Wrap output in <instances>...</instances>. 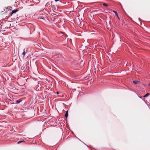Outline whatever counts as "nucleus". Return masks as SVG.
<instances>
[{
    "label": "nucleus",
    "instance_id": "obj_12",
    "mask_svg": "<svg viewBox=\"0 0 150 150\" xmlns=\"http://www.w3.org/2000/svg\"><path fill=\"white\" fill-rule=\"evenodd\" d=\"M21 141V142H24V140H22V141Z\"/></svg>",
    "mask_w": 150,
    "mask_h": 150
},
{
    "label": "nucleus",
    "instance_id": "obj_1",
    "mask_svg": "<svg viewBox=\"0 0 150 150\" xmlns=\"http://www.w3.org/2000/svg\"><path fill=\"white\" fill-rule=\"evenodd\" d=\"M18 11V10L17 9H16L15 10H13L11 12V14H13L16 12Z\"/></svg>",
    "mask_w": 150,
    "mask_h": 150
},
{
    "label": "nucleus",
    "instance_id": "obj_10",
    "mask_svg": "<svg viewBox=\"0 0 150 150\" xmlns=\"http://www.w3.org/2000/svg\"><path fill=\"white\" fill-rule=\"evenodd\" d=\"M57 94H59V92L58 91H57Z\"/></svg>",
    "mask_w": 150,
    "mask_h": 150
},
{
    "label": "nucleus",
    "instance_id": "obj_6",
    "mask_svg": "<svg viewBox=\"0 0 150 150\" xmlns=\"http://www.w3.org/2000/svg\"><path fill=\"white\" fill-rule=\"evenodd\" d=\"M21 102V100H16V104H18L20 102Z\"/></svg>",
    "mask_w": 150,
    "mask_h": 150
},
{
    "label": "nucleus",
    "instance_id": "obj_8",
    "mask_svg": "<svg viewBox=\"0 0 150 150\" xmlns=\"http://www.w3.org/2000/svg\"><path fill=\"white\" fill-rule=\"evenodd\" d=\"M103 6H108V4L105 3H103Z\"/></svg>",
    "mask_w": 150,
    "mask_h": 150
},
{
    "label": "nucleus",
    "instance_id": "obj_5",
    "mask_svg": "<svg viewBox=\"0 0 150 150\" xmlns=\"http://www.w3.org/2000/svg\"><path fill=\"white\" fill-rule=\"evenodd\" d=\"M133 82L135 84H137L138 83L139 81H133Z\"/></svg>",
    "mask_w": 150,
    "mask_h": 150
},
{
    "label": "nucleus",
    "instance_id": "obj_4",
    "mask_svg": "<svg viewBox=\"0 0 150 150\" xmlns=\"http://www.w3.org/2000/svg\"><path fill=\"white\" fill-rule=\"evenodd\" d=\"M22 54L23 55V56H25V49H23V52L22 53Z\"/></svg>",
    "mask_w": 150,
    "mask_h": 150
},
{
    "label": "nucleus",
    "instance_id": "obj_7",
    "mask_svg": "<svg viewBox=\"0 0 150 150\" xmlns=\"http://www.w3.org/2000/svg\"><path fill=\"white\" fill-rule=\"evenodd\" d=\"M149 93H147L144 96V97L145 98L147 97L148 96H149Z\"/></svg>",
    "mask_w": 150,
    "mask_h": 150
},
{
    "label": "nucleus",
    "instance_id": "obj_14",
    "mask_svg": "<svg viewBox=\"0 0 150 150\" xmlns=\"http://www.w3.org/2000/svg\"><path fill=\"white\" fill-rule=\"evenodd\" d=\"M139 98H142V97H139Z\"/></svg>",
    "mask_w": 150,
    "mask_h": 150
},
{
    "label": "nucleus",
    "instance_id": "obj_2",
    "mask_svg": "<svg viewBox=\"0 0 150 150\" xmlns=\"http://www.w3.org/2000/svg\"><path fill=\"white\" fill-rule=\"evenodd\" d=\"M68 110H67L66 111V113L64 115V116L66 118H67L68 117Z\"/></svg>",
    "mask_w": 150,
    "mask_h": 150
},
{
    "label": "nucleus",
    "instance_id": "obj_13",
    "mask_svg": "<svg viewBox=\"0 0 150 150\" xmlns=\"http://www.w3.org/2000/svg\"><path fill=\"white\" fill-rule=\"evenodd\" d=\"M48 4V3H47V4H46V5H47Z\"/></svg>",
    "mask_w": 150,
    "mask_h": 150
},
{
    "label": "nucleus",
    "instance_id": "obj_9",
    "mask_svg": "<svg viewBox=\"0 0 150 150\" xmlns=\"http://www.w3.org/2000/svg\"><path fill=\"white\" fill-rule=\"evenodd\" d=\"M21 142H21V141H19V142H17V144H20V143H21Z\"/></svg>",
    "mask_w": 150,
    "mask_h": 150
},
{
    "label": "nucleus",
    "instance_id": "obj_3",
    "mask_svg": "<svg viewBox=\"0 0 150 150\" xmlns=\"http://www.w3.org/2000/svg\"><path fill=\"white\" fill-rule=\"evenodd\" d=\"M113 12H114L115 14V15L117 17V18H119L118 16L117 13L116 11H113Z\"/></svg>",
    "mask_w": 150,
    "mask_h": 150
},
{
    "label": "nucleus",
    "instance_id": "obj_11",
    "mask_svg": "<svg viewBox=\"0 0 150 150\" xmlns=\"http://www.w3.org/2000/svg\"><path fill=\"white\" fill-rule=\"evenodd\" d=\"M59 0H54V1H55L56 2H57V1H59Z\"/></svg>",
    "mask_w": 150,
    "mask_h": 150
}]
</instances>
